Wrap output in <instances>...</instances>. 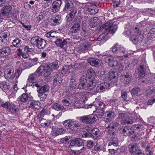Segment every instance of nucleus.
Returning <instances> with one entry per match:
<instances>
[{
	"label": "nucleus",
	"instance_id": "nucleus-56",
	"mask_svg": "<svg viewBox=\"0 0 155 155\" xmlns=\"http://www.w3.org/2000/svg\"><path fill=\"white\" fill-rule=\"evenodd\" d=\"M59 135L64 134L65 132V129L61 128H57Z\"/></svg>",
	"mask_w": 155,
	"mask_h": 155
},
{
	"label": "nucleus",
	"instance_id": "nucleus-35",
	"mask_svg": "<svg viewBox=\"0 0 155 155\" xmlns=\"http://www.w3.org/2000/svg\"><path fill=\"white\" fill-rule=\"evenodd\" d=\"M52 108L54 109L59 111L62 110L64 108V107L58 103H55L53 105Z\"/></svg>",
	"mask_w": 155,
	"mask_h": 155
},
{
	"label": "nucleus",
	"instance_id": "nucleus-17",
	"mask_svg": "<svg viewBox=\"0 0 155 155\" xmlns=\"http://www.w3.org/2000/svg\"><path fill=\"white\" fill-rule=\"evenodd\" d=\"M115 116V114L112 111H107L105 114V121L110 122L114 119Z\"/></svg>",
	"mask_w": 155,
	"mask_h": 155
},
{
	"label": "nucleus",
	"instance_id": "nucleus-24",
	"mask_svg": "<svg viewBox=\"0 0 155 155\" xmlns=\"http://www.w3.org/2000/svg\"><path fill=\"white\" fill-rule=\"evenodd\" d=\"M139 26H136L134 29V33L131 34V38H133V39H135V38H139L137 37L141 35V32L140 30H139Z\"/></svg>",
	"mask_w": 155,
	"mask_h": 155
},
{
	"label": "nucleus",
	"instance_id": "nucleus-59",
	"mask_svg": "<svg viewBox=\"0 0 155 155\" xmlns=\"http://www.w3.org/2000/svg\"><path fill=\"white\" fill-rule=\"evenodd\" d=\"M89 108H92V110H93V112L94 113H95L96 111L97 110V107L94 105L92 104H91L90 105H89Z\"/></svg>",
	"mask_w": 155,
	"mask_h": 155
},
{
	"label": "nucleus",
	"instance_id": "nucleus-11",
	"mask_svg": "<svg viewBox=\"0 0 155 155\" xmlns=\"http://www.w3.org/2000/svg\"><path fill=\"white\" fill-rule=\"evenodd\" d=\"M52 79L53 81L54 85H56L60 84L62 82V79L60 74L55 72L52 74Z\"/></svg>",
	"mask_w": 155,
	"mask_h": 155
},
{
	"label": "nucleus",
	"instance_id": "nucleus-2",
	"mask_svg": "<svg viewBox=\"0 0 155 155\" xmlns=\"http://www.w3.org/2000/svg\"><path fill=\"white\" fill-rule=\"evenodd\" d=\"M58 67L59 65L57 61L48 63L44 66L45 75V77L48 76L53 71V69H56Z\"/></svg>",
	"mask_w": 155,
	"mask_h": 155
},
{
	"label": "nucleus",
	"instance_id": "nucleus-8",
	"mask_svg": "<svg viewBox=\"0 0 155 155\" xmlns=\"http://www.w3.org/2000/svg\"><path fill=\"white\" fill-rule=\"evenodd\" d=\"M14 70L12 68H5L4 72V76L7 79H13L14 78L13 73Z\"/></svg>",
	"mask_w": 155,
	"mask_h": 155
},
{
	"label": "nucleus",
	"instance_id": "nucleus-62",
	"mask_svg": "<svg viewBox=\"0 0 155 155\" xmlns=\"http://www.w3.org/2000/svg\"><path fill=\"white\" fill-rule=\"evenodd\" d=\"M38 39H31L30 42L31 45H33L37 46Z\"/></svg>",
	"mask_w": 155,
	"mask_h": 155
},
{
	"label": "nucleus",
	"instance_id": "nucleus-57",
	"mask_svg": "<svg viewBox=\"0 0 155 155\" xmlns=\"http://www.w3.org/2000/svg\"><path fill=\"white\" fill-rule=\"evenodd\" d=\"M52 135L55 136L59 135L57 128H52Z\"/></svg>",
	"mask_w": 155,
	"mask_h": 155
},
{
	"label": "nucleus",
	"instance_id": "nucleus-3",
	"mask_svg": "<svg viewBox=\"0 0 155 155\" xmlns=\"http://www.w3.org/2000/svg\"><path fill=\"white\" fill-rule=\"evenodd\" d=\"M118 118L120 119V123L123 124H132L133 121L131 119L128 117V114L124 111H121L119 113Z\"/></svg>",
	"mask_w": 155,
	"mask_h": 155
},
{
	"label": "nucleus",
	"instance_id": "nucleus-26",
	"mask_svg": "<svg viewBox=\"0 0 155 155\" xmlns=\"http://www.w3.org/2000/svg\"><path fill=\"white\" fill-rule=\"evenodd\" d=\"M119 124L118 123L114 121L108 125L106 127L107 130L110 131H112L114 130L117 127L119 126Z\"/></svg>",
	"mask_w": 155,
	"mask_h": 155
},
{
	"label": "nucleus",
	"instance_id": "nucleus-29",
	"mask_svg": "<svg viewBox=\"0 0 155 155\" xmlns=\"http://www.w3.org/2000/svg\"><path fill=\"white\" fill-rule=\"evenodd\" d=\"M85 96H83L82 99H85ZM84 100H83V101L79 100L78 101H76L75 103V106L76 107L78 108H81L83 107L84 105Z\"/></svg>",
	"mask_w": 155,
	"mask_h": 155
},
{
	"label": "nucleus",
	"instance_id": "nucleus-32",
	"mask_svg": "<svg viewBox=\"0 0 155 155\" xmlns=\"http://www.w3.org/2000/svg\"><path fill=\"white\" fill-rule=\"evenodd\" d=\"M41 126L43 127H48L50 124V120H46L44 118H42L41 121Z\"/></svg>",
	"mask_w": 155,
	"mask_h": 155
},
{
	"label": "nucleus",
	"instance_id": "nucleus-23",
	"mask_svg": "<svg viewBox=\"0 0 155 155\" xmlns=\"http://www.w3.org/2000/svg\"><path fill=\"white\" fill-rule=\"evenodd\" d=\"M77 85V83L76 81V78H72L70 80L69 83V89L67 90V92H69L76 88V86Z\"/></svg>",
	"mask_w": 155,
	"mask_h": 155
},
{
	"label": "nucleus",
	"instance_id": "nucleus-36",
	"mask_svg": "<svg viewBox=\"0 0 155 155\" xmlns=\"http://www.w3.org/2000/svg\"><path fill=\"white\" fill-rule=\"evenodd\" d=\"M120 45L116 43L112 48V52L114 53L119 54Z\"/></svg>",
	"mask_w": 155,
	"mask_h": 155
},
{
	"label": "nucleus",
	"instance_id": "nucleus-14",
	"mask_svg": "<svg viewBox=\"0 0 155 155\" xmlns=\"http://www.w3.org/2000/svg\"><path fill=\"white\" fill-rule=\"evenodd\" d=\"M115 71V70L112 69L109 72V79L111 81L114 82H116L118 78L117 73Z\"/></svg>",
	"mask_w": 155,
	"mask_h": 155
},
{
	"label": "nucleus",
	"instance_id": "nucleus-49",
	"mask_svg": "<svg viewBox=\"0 0 155 155\" xmlns=\"http://www.w3.org/2000/svg\"><path fill=\"white\" fill-rule=\"evenodd\" d=\"M38 96L40 98L41 101H44L47 97V95L45 93H38Z\"/></svg>",
	"mask_w": 155,
	"mask_h": 155
},
{
	"label": "nucleus",
	"instance_id": "nucleus-58",
	"mask_svg": "<svg viewBox=\"0 0 155 155\" xmlns=\"http://www.w3.org/2000/svg\"><path fill=\"white\" fill-rule=\"evenodd\" d=\"M45 16V15H44L42 12H41L40 14L37 16V20L38 21H40Z\"/></svg>",
	"mask_w": 155,
	"mask_h": 155
},
{
	"label": "nucleus",
	"instance_id": "nucleus-30",
	"mask_svg": "<svg viewBox=\"0 0 155 155\" xmlns=\"http://www.w3.org/2000/svg\"><path fill=\"white\" fill-rule=\"evenodd\" d=\"M137 147L136 143L130 145L129 146V150L130 152L132 154L136 153L137 151Z\"/></svg>",
	"mask_w": 155,
	"mask_h": 155
},
{
	"label": "nucleus",
	"instance_id": "nucleus-5",
	"mask_svg": "<svg viewBox=\"0 0 155 155\" xmlns=\"http://www.w3.org/2000/svg\"><path fill=\"white\" fill-rule=\"evenodd\" d=\"M97 106V119L99 121L102 120L104 117H102L104 114V108H105V104L102 102H100L98 103Z\"/></svg>",
	"mask_w": 155,
	"mask_h": 155
},
{
	"label": "nucleus",
	"instance_id": "nucleus-19",
	"mask_svg": "<svg viewBox=\"0 0 155 155\" xmlns=\"http://www.w3.org/2000/svg\"><path fill=\"white\" fill-rule=\"evenodd\" d=\"M110 84L107 82L102 83L97 85V89H99V92H101L105 91L110 87Z\"/></svg>",
	"mask_w": 155,
	"mask_h": 155
},
{
	"label": "nucleus",
	"instance_id": "nucleus-55",
	"mask_svg": "<svg viewBox=\"0 0 155 155\" xmlns=\"http://www.w3.org/2000/svg\"><path fill=\"white\" fill-rule=\"evenodd\" d=\"M87 76L85 75L82 76L80 78V81L81 82H83L86 84L87 81Z\"/></svg>",
	"mask_w": 155,
	"mask_h": 155
},
{
	"label": "nucleus",
	"instance_id": "nucleus-27",
	"mask_svg": "<svg viewBox=\"0 0 155 155\" xmlns=\"http://www.w3.org/2000/svg\"><path fill=\"white\" fill-rule=\"evenodd\" d=\"M96 76L94 71L92 69L88 70L86 74V76L89 79H91V80H94Z\"/></svg>",
	"mask_w": 155,
	"mask_h": 155
},
{
	"label": "nucleus",
	"instance_id": "nucleus-18",
	"mask_svg": "<svg viewBox=\"0 0 155 155\" xmlns=\"http://www.w3.org/2000/svg\"><path fill=\"white\" fill-rule=\"evenodd\" d=\"M81 23L79 22H75L70 29V31L73 33H76L80 29Z\"/></svg>",
	"mask_w": 155,
	"mask_h": 155
},
{
	"label": "nucleus",
	"instance_id": "nucleus-52",
	"mask_svg": "<svg viewBox=\"0 0 155 155\" xmlns=\"http://www.w3.org/2000/svg\"><path fill=\"white\" fill-rule=\"evenodd\" d=\"M21 41L20 39H14L12 42V44L15 47H18L19 44L21 43Z\"/></svg>",
	"mask_w": 155,
	"mask_h": 155
},
{
	"label": "nucleus",
	"instance_id": "nucleus-41",
	"mask_svg": "<svg viewBox=\"0 0 155 155\" xmlns=\"http://www.w3.org/2000/svg\"><path fill=\"white\" fill-rule=\"evenodd\" d=\"M37 103L39 104V103L35 100H31L28 101L27 104L29 107L33 109Z\"/></svg>",
	"mask_w": 155,
	"mask_h": 155
},
{
	"label": "nucleus",
	"instance_id": "nucleus-64",
	"mask_svg": "<svg viewBox=\"0 0 155 155\" xmlns=\"http://www.w3.org/2000/svg\"><path fill=\"white\" fill-rule=\"evenodd\" d=\"M42 12H41L42 13V14L44 15H45L47 14L50 11V8H48L46 9H43L42 10Z\"/></svg>",
	"mask_w": 155,
	"mask_h": 155
},
{
	"label": "nucleus",
	"instance_id": "nucleus-28",
	"mask_svg": "<svg viewBox=\"0 0 155 155\" xmlns=\"http://www.w3.org/2000/svg\"><path fill=\"white\" fill-rule=\"evenodd\" d=\"M29 98L27 94L23 93L18 98V100L21 102L25 103L27 101Z\"/></svg>",
	"mask_w": 155,
	"mask_h": 155
},
{
	"label": "nucleus",
	"instance_id": "nucleus-60",
	"mask_svg": "<svg viewBox=\"0 0 155 155\" xmlns=\"http://www.w3.org/2000/svg\"><path fill=\"white\" fill-rule=\"evenodd\" d=\"M86 85V84L83 82H80V84L78 85V88L80 89H84L85 86Z\"/></svg>",
	"mask_w": 155,
	"mask_h": 155
},
{
	"label": "nucleus",
	"instance_id": "nucleus-40",
	"mask_svg": "<svg viewBox=\"0 0 155 155\" xmlns=\"http://www.w3.org/2000/svg\"><path fill=\"white\" fill-rule=\"evenodd\" d=\"M9 109L10 112L12 113L13 112L16 113L18 112L19 111V109L15 105L11 104Z\"/></svg>",
	"mask_w": 155,
	"mask_h": 155
},
{
	"label": "nucleus",
	"instance_id": "nucleus-20",
	"mask_svg": "<svg viewBox=\"0 0 155 155\" xmlns=\"http://www.w3.org/2000/svg\"><path fill=\"white\" fill-rule=\"evenodd\" d=\"M131 78V75L128 74L123 75L121 78V81L126 85L130 83Z\"/></svg>",
	"mask_w": 155,
	"mask_h": 155
},
{
	"label": "nucleus",
	"instance_id": "nucleus-25",
	"mask_svg": "<svg viewBox=\"0 0 155 155\" xmlns=\"http://www.w3.org/2000/svg\"><path fill=\"white\" fill-rule=\"evenodd\" d=\"M49 89V86L46 84L43 86H41L39 87L38 90H37V92L38 93H45L48 91Z\"/></svg>",
	"mask_w": 155,
	"mask_h": 155
},
{
	"label": "nucleus",
	"instance_id": "nucleus-33",
	"mask_svg": "<svg viewBox=\"0 0 155 155\" xmlns=\"http://www.w3.org/2000/svg\"><path fill=\"white\" fill-rule=\"evenodd\" d=\"M46 45V42L44 39H38L37 46L40 48H43L45 47Z\"/></svg>",
	"mask_w": 155,
	"mask_h": 155
},
{
	"label": "nucleus",
	"instance_id": "nucleus-21",
	"mask_svg": "<svg viewBox=\"0 0 155 155\" xmlns=\"http://www.w3.org/2000/svg\"><path fill=\"white\" fill-rule=\"evenodd\" d=\"M104 59L105 61L111 67L115 66L118 64L117 61L114 60L113 58L111 59L109 57H106L104 58Z\"/></svg>",
	"mask_w": 155,
	"mask_h": 155
},
{
	"label": "nucleus",
	"instance_id": "nucleus-1",
	"mask_svg": "<svg viewBox=\"0 0 155 155\" xmlns=\"http://www.w3.org/2000/svg\"><path fill=\"white\" fill-rule=\"evenodd\" d=\"M117 28V27L116 25H113L110 22H106L100 28L99 31L103 30L104 32L99 36L98 37L99 39H101L102 37V39L106 38L105 36L108 33H114Z\"/></svg>",
	"mask_w": 155,
	"mask_h": 155
},
{
	"label": "nucleus",
	"instance_id": "nucleus-22",
	"mask_svg": "<svg viewBox=\"0 0 155 155\" xmlns=\"http://www.w3.org/2000/svg\"><path fill=\"white\" fill-rule=\"evenodd\" d=\"M65 3V5L63 9L64 12H68V10L74 7L73 3L71 1H66Z\"/></svg>",
	"mask_w": 155,
	"mask_h": 155
},
{
	"label": "nucleus",
	"instance_id": "nucleus-16",
	"mask_svg": "<svg viewBox=\"0 0 155 155\" xmlns=\"http://www.w3.org/2000/svg\"><path fill=\"white\" fill-rule=\"evenodd\" d=\"M122 133L124 136H130L133 135L134 133V130L131 129L129 127H124L122 130Z\"/></svg>",
	"mask_w": 155,
	"mask_h": 155
},
{
	"label": "nucleus",
	"instance_id": "nucleus-39",
	"mask_svg": "<svg viewBox=\"0 0 155 155\" xmlns=\"http://www.w3.org/2000/svg\"><path fill=\"white\" fill-rule=\"evenodd\" d=\"M96 17H94L91 19L90 21V26L91 28H94L97 26V20Z\"/></svg>",
	"mask_w": 155,
	"mask_h": 155
},
{
	"label": "nucleus",
	"instance_id": "nucleus-13",
	"mask_svg": "<svg viewBox=\"0 0 155 155\" xmlns=\"http://www.w3.org/2000/svg\"><path fill=\"white\" fill-rule=\"evenodd\" d=\"M70 145L72 147L77 145L78 147L84 146V143L82 140L80 138L75 139L72 140L70 143Z\"/></svg>",
	"mask_w": 155,
	"mask_h": 155
},
{
	"label": "nucleus",
	"instance_id": "nucleus-34",
	"mask_svg": "<svg viewBox=\"0 0 155 155\" xmlns=\"http://www.w3.org/2000/svg\"><path fill=\"white\" fill-rule=\"evenodd\" d=\"M61 16L60 15H54L51 19V21L54 22V25H58L60 23Z\"/></svg>",
	"mask_w": 155,
	"mask_h": 155
},
{
	"label": "nucleus",
	"instance_id": "nucleus-54",
	"mask_svg": "<svg viewBox=\"0 0 155 155\" xmlns=\"http://www.w3.org/2000/svg\"><path fill=\"white\" fill-rule=\"evenodd\" d=\"M24 49L26 52H32L34 50L33 48H29V47L28 46H25L24 47Z\"/></svg>",
	"mask_w": 155,
	"mask_h": 155
},
{
	"label": "nucleus",
	"instance_id": "nucleus-31",
	"mask_svg": "<svg viewBox=\"0 0 155 155\" xmlns=\"http://www.w3.org/2000/svg\"><path fill=\"white\" fill-rule=\"evenodd\" d=\"M54 43L57 45L61 48L67 44V42L65 40H62V39H56V41H54Z\"/></svg>",
	"mask_w": 155,
	"mask_h": 155
},
{
	"label": "nucleus",
	"instance_id": "nucleus-15",
	"mask_svg": "<svg viewBox=\"0 0 155 155\" xmlns=\"http://www.w3.org/2000/svg\"><path fill=\"white\" fill-rule=\"evenodd\" d=\"M110 135H112L111 137V140L110 142L108 144V147H117L118 145V140L117 139L116 137H113L114 136V133L113 132H111Z\"/></svg>",
	"mask_w": 155,
	"mask_h": 155
},
{
	"label": "nucleus",
	"instance_id": "nucleus-50",
	"mask_svg": "<svg viewBox=\"0 0 155 155\" xmlns=\"http://www.w3.org/2000/svg\"><path fill=\"white\" fill-rule=\"evenodd\" d=\"M56 35V33L55 32H50L47 33L45 35V36H46L47 38H53L55 37V35Z\"/></svg>",
	"mask_w": 155,
	"mask_h": 155
},
{
	"label": "nucleus",
	"instance_id": "nucleus-48",
	"mask_svg": "<svg viewBox=\"0 0 155 155\" xmlns=\"http://www.w3.org/2000/svg\"><path fill=\"white\" fill-rule=\"evenodd\" d=\"M140 90L139 88L135 87L133 88L131 90V94L134 95L137 94L140 92Z\"/></svg>",
	"mask_w": 155,
	"mask_h": 155
},
{
	"label": "nucleus",
	"instance_id": "nucleus-37",
	"mask_svg": "<svg viewBox=\"0 0 155 155\" xmlns=\"http://www.w3.org/2000/svg\"><path fill=\"white\" fill-rule=\"evenodd\" d=\"M94 81L95 80H91L90 81L88 84L87 87L88 90H91L94 89L95 87L96 86V84Z\"/></svg>",
	"mask_w": 155,
	"mask_h": 155
},
{
	"label": "nucleus",
	"instance_id": "nucleus-63",
	"mask_svg": "<svg viewBox=\"0 0 155 155\" xmlns=\"http://www.w3.org/2000/svg\"><path fill=\"white\" fill-rule=\"evenodd\" d=\"M105 74V72L103 71H98L97 72V76H98V77L100 79H102V76H103Z\"/></svg>",
	"mask_w": 155,
	"mask_h": 155
},
{
	"label": "nucleus",
	"instance_id": "nucleus-42",
	"mask_svg": "<svg viewBox=\"0 0 155 155\" xmlns=\"http://www.w3.org/2000/svg\"><path fill=\"white\" fill-rule=\"evenodd\" d=\"M87 61L92 66H94L95 67H97V61L95 59L93 58H90L88 59Z\"/></svg>",
	"mask_w": 155,
	"mask_h": 155
},
{
	"label": "nucleus",
	"instance_id": "nucleus-44",
	"mask_svg": "<svg viewBox=\"0 0 155 155\" xmlns=\"http://www.w3.org/2000/svg\"><path fill=\"white\" fill-rule=\"evenodd\" d=\"M145 69L142 65L140 66L139 69V75L140 76H143L145 75Z\"/></svg>",
	"mask_w": 155,
	"mask_h": 155
},
{
	"label": "nucleus",
	"instance_id": "nucleus-43",
	"mask_svg": "<svg viewBox=\"0 0 155 155\" xmlns=\"http://www.w3.org/2000/svg\"><path fill=\"white\" fill-rule=\"evenodd\" d=\"M61 102L64 106H69L72 103L70 99H63L62 100Z\"/></svg>",
	"mask_w": 155,
	"mask_h": 155
},
{
	"label": "nucleus",
	"instance_id": "nucleus-9",
	"mask_svg": "<svg viewBox=\"0 0 155 155\" xmlns=\"http://www.w3.org/2000/svg\"><path fill=\"white\" fill-rule=\"evenodd\" d=\"M66 12L69 13L66 16L67 20L68 21H71L75 16L77 12V10L76 8L74 7L68 10V12Z\"/></svg>",
	"mask_w": 155,
	"mask_h": 155
},
{
	"label": "nucleus",
	"instance_id": "nucleus-45",
	"mask_svg": "<svg viewBox=\"0 0 155 155\" xmlns=\"http://www.w3.org/2000/svg\"><path fill=\"white\" fill-rule=\"evenodd\" d=\"M155 32V28L151 29L150 31V32L148 33L147 38L148 39H153L155 38V34L154 33H152V32Z\"/></svg>",
	"mask_w": 155,
	"mask_h": 155
},
{
	"label": "nucleus",
	"instance_id": "nucleus-12",
	"mask_svg": "<svg viewBox=\"0 0 155 155\" xmlns=\"http://www.w3.org/2000/svg\"><path fill=\"white\" fill-rule=\"evenodd\" d=\"M62 3V2L60 0L54 1L52 4L51 9L53 12L56 13L57 12Z\"/></svg>",
	"mask_w": 155,
	"mask_h": 155
},
{
	"label": "nucleus",
	"instance_id": "nucleus-61",
	"mask_svg": "<svg viewBox=\"0 0 155 155\" xmlns=\"http://www.w3.org/2000/svg\"><path fill=\"white\" fill-rule=\"evenodd\" d=\"M1 88L3 90H6L7 89H8L9 87V86H8L7 84L5 83L3 84H2L0 85Z\"/></svg>",
	"mask_w": 155,
	"mask_h": 155
},
{
	"label": "nucleus",
	"instance_id": "nucleus-47",
	"mask_svg": "<svg viewBox=\"0 0 155 155\" xmlns=\"http://www.w3.org/2000/svg\"><path fill=\"white\" fill-rule=\"evenodd\" d=\"M44 71V66H40L38 68L36 71L34 72L39 76L40 75V74L42 73V70Z\"/></svg>",
	"mask_w": 155,
	"mask_h": 155
},
{
	"label": "nucleus",
	"instance_id": "nucleus-46",
	"mask_svg": "<svg viewBox=\"0 0 155 155\" xmlns=\"http://www.w3.org/2000/svg\"><path fill=\"white\" fill-rule=\"evenodd\" d=\"M11 104V103L8 101L4 103L3 101L0 106L5 108L9 109Z\"/></svg>",
	"mask_w": 155,
	"mask_h": 155
},
{
	"label": "nucleus",
	"instance_id": "nucleus-51",
	"mask_svg": "<svg viewBox=\"0 0 155 155\" xmlns=\"http://www.w3.org/2000/svg\"><path fill=\"white\" fill-rule=\"evenodd\" d=\"M120 48L119 54L122 53L123 54L127 52L128 53L129 51L127 50H126V48L124 47L121 45H120Z\"/></svg>",
	"mask_w": 155,
	"mask_h": 155
},
{
	"label": "nucleus",
	"instance_id": "nucleus-6",
	"mask_svg": "<svg viewBox=\"0 0 155 155\" xmlns=\"http://www.w3.org/2000/svg\"><path fill=\"white\" fill-rule=\"evenodd\" d=\"M64 125L67 129H70L73 130L75 127H78L79 125L77 124L75 121L72 120H68L64 122Z\"/></svg>",
	"mask_w": 155,
	"mask_h": 155
},
{
	"label": "nucleus",
	"instance_id": "nucleus-7",
	"mask_svg": "<svg viewBox=\"0 0 155 155\" xmlns=\"http://www.w3.org/2000/svg\"><path fill=\"white\" fill-rule=\"evenodd\" d=\"M11 49L8 47H5L0 50V55L2 57L6 58L11 54Z\"/></svg>",
	"mask_w": 155,
	"mask_h": 155
},
{
	"label": "nucleus",
	"instance_id": "nucleus-4",
	"mask_svg": "<svg viewBox=\"0 0 155 155\" xmlns=\"http://www.w3.org/2000/svg\"><path fill=\"white\" fill-rule=\"evenodd\" d=\"M97 116L94 114L89 115L83 116L80 117V120L82 122L86 124L94 123L96 120Z\"/></svg>",
	"mask_w": 155,
	"mask_h": 155
},
{
	"label": "nucleus",
	"instance_id": "nucleus-10",
	"mask_svg": "<svg viewBox=\"0 0 155 155\" xmlns=\"http://www.w3.org/2000/svg\"><path fill=\"white\" fill-rule=\"evenodd\" d=\"M12 8L8 5L3 7L0 12V16H7L11 12Z\"/></svg>",
	"mask_w": 155,
	"mask_h": 155
},
{
	"label": "nucleus",
	"instance_id": "nucleus-53",
	"mask_svg": "<svg viewBox=\"0 0 155 155\" xmlns=\"http://www.w3.org/2000/svg\"><path fill=\"white\" fill-rule=\"evenodd\" d=\"M0 38H4L5 39L9 38L7 33L4 31L0 33Z\"/></svg>",
	"mask_w": 155,
	"mask_h": 155
},
{
	"label": "nucleus",
	"instance_id": "nucleus-38",
	"mask_svg": "<svg viewBox=\"0 0 155 155\" xmlns=\"http://www.w3.org/2000/svg\"><path fill=\"white\" fill-rule=\"evenodd\" d=\"M38 77L35 73L34 72L29 77L28 79V81L30 83L33 82L34 81V80Z\"/></svg>",
	"mask_w": 155,
	"mask_h": 155
}]
</instances>
